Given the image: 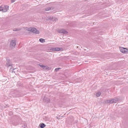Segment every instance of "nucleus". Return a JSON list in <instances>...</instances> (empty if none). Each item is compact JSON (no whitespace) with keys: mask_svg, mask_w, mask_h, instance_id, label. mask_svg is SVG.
I'll use <instances>...</instances> for the list:
<instances>
[{"mask_svg":"<svg viewBox=\"0 0 128 128\" xmlns=\"http://www.w3.org/2000/svg\"><path fill=\"white\" fill-rule=\"evenodd\" d=\"M12 65L11 61H10L8 58H6V65L9 67L11 66Z\"/></svg>","mask_w":128,"mask_h":128,"instance_id":"nucleus-3","label":"nucleus"},{"mask_svg":"<svg viewBox=\"0 0 128 128\" xmlns=\"http://www.w3.org/2000/svg\"><path fill=\"white\" fill-rule=\"evenodd\" d=\"M39 126L41 128H43L46 126V125L42 123V124H40Z\"/></svg>","mask_w":128,"mask_h":128,"instance_id":"nucleus-11","label":"nucleus"},{"mask_svg":"<svg viewBox=\"0 0 128 128\" xmlns=\"http://www.w3.org/2000/svg\"><path fill=\"white\" fill-rule=\"evenodd\" d=\"M61 68H56L55 70V71L57 72Z\"/></svg>","mask_w":128,"mask_h":128,"instance_id":"nucleus-17","label":"nucleus"},{"mask_svg":"<svg viewBox=\"0 0 128 128\" xmlns=\"http://www.w3.org/2000/svg\"><path fill=\"white\" fill-rule=\"evenodd\" d=\"M49 68L47 66H45V68H44V69H45V70H47Z\"/></svg>","mask_w":128,"mask_h":128,"instance_id":"nucleus-18","label":"nucleus"},{"mask_svg":"<svg viewBox=\"0 0 128 128\" xmlns=\"http://www.w3.org/2000/svg\"><path fill=\"white\" fill-rule=\"evenodd\" d=\"M16 41L15 40H12L10 43V45L14 47L16 44Z\"/></svg>","mask_w":128,"mask_h":128,"instance_id":"nucleus-6","label":"nucleus"},{"mask_svg":"<svg viewBox=\"0 0 128 128\" xmlns=\"http://www.w3.org/2000/svg\"><path fill=\"white\" fill-rule=\"evenodd\" d=\"M43 101L44 102L46 103L49 102L50 101V99L48 98L44 97Z\"/></svg>","mask_w":128,"mask_h":128,"instance_id":"nucleus-8","label":"nucleus"},{"mask_svg":"<svg viewBox=\"0 0 128 128\" xmlns=\"http://www.w3.org/2000/svg\"><path fill=\"white\" fill-rule=\"evenodd\" d=\"M39 66L41 68H42L43 69H44L45 67V66L43 65H41L40 64H39Z\"/></svg>","mask_w":128,"mask_h":128,"instance_id":"nucleus-16","label":"nucleus"},{"mask_svg":"<svg viewBox=\"0 0 128 128\" xmlns=\"http://www.w3.org/2000/svg\"><path fill=\"white\" fill-rule=\"evenodd\" d=\"M58 32L59 33H63L65 34H67L68 32L66 30L64 29H62L58 30Z\"/></svg>","mask_w":128,"mask_h":128,"instance_id":"nucleus-5","label":"nucleus"},{"mask_svg":"<svg viewBox=\"0 0 128 128\" xmlns=\"http://www.w3.org/2000/svg\"><path fill=\"white\" fill-rule=\"evenodd\" d=\"M20 30V28H16L14 29H13V30L14 31H19Z\"/></svg>","mask_w":128,"mask_h":128,"instance_id":"nucleus-15","label":"nucleus"},{"mask_svg":"<svg viewBox=\"0 0 128 128\" xmlns=\"http://www.w3.org/2000/svg\"><path fill=\"white\" fill-rule=\"evenodd\" d=\"M62 48H59L56 47L55 48H52L51 49V50L52 51H59L61 50H62Z\"/></svg>","mask_w":128,"mask_h":128,"instance_id":"nucleus-7","label":"nucleus"},{"mask_svg":"<svg viewBox=\"0 0 128 128\" xmlns=\"http://www.w3.org/2000/svg\"><path fill=\"white\" fill-rule=\"evenodd\" d=\"M54 8L52 7H48L46 8L45 9V10L46 11H48L49 10H53Z\"/></svg>","mask_w":128,"mask_h":128,"instance_id":"nucleus-9","label":"nucleus"},{"mask_svg":"<svg viewBox=\"0 0 128 128\" xmlns=\"http://www.w3.org/2000/svg\"><path fill=\"white\" fill-rule=\"evenodd\" d=\"M110 103H114V102H113V99L110 100Z\"/></svg>","mask_w":128,"mask_h":128,"instance_id":"nucleus-19","label":"nucleus"},{"mask_svg":"<svg viewBox=\"0 0 128 128\" xmlns=\"http://www.w3.org/2000/svg\"><path fill=\"white\" fill-rule=\"evenodd\" d=\"M110 100H106L105 101V103H107V104H108V103H110Z\"/></svg>","mask_w":128,"mask_h":128,"instance_id":"nucleus-21","label":"nucleus"},{"mask_svg":"<svg viewBox=\"0 0 128 128\" xmlns=\"http://www.w3.org/2000/svg\"><path fill=\"white\" fill-rule=\"evenodd\" d=\"M48 18L49 20H51L54 21V20H55V18L53 17H49Z\"/></svg>","mask_w":128,"mask_h":128,"instance_id":"nucleus-12","label":"nucleus"},{"mask_svg":"<svg viewBox=\"0 0 128 128\" xmlns=\"http://www.w3.org/2000/svg\"><path fill=\"white\" fill-rule=\"evenodd\" d=\"M59 117H64V116H61V115H60L59 116Z\"/></svg>","mask_w":128,"mask_h":128,"instance_id":"nucleus-24","label":"nucleus"},{"mask_svg":"<svg viewBox=\"0 0 128 128\" xmlns=\"http://www.w3.org/2000/svg\"><path fill=\"white\" fill-rule=\"evenodd\" d=\"M22 127L24 128H26V124H24V125L22 126Z\"/></svg>","mask_w":128,"mask_h":128,"instance_id":"nucleus-20","label":"nucleus"},{"mask_svg":"<svg viewBox=\"0 0 128 128\" xmlns=\"http://www.w3.org/2000/svg\"><path fill=\"white\" fill-rule=\"evenodd\" d=\"M27 30L28 31H30L36 34H38L39 33V31L35 28H28Z\"/></svg>","mask_w":128,"mask_h":128,"instance_id":"nucleus-1","label":"nucleus"},{"mask_svg":"<svg viewBox=\"0 0 128 128\" xmlns=\"http://www.w3.org/2000/svg\"><path fill=\"white\" fill-rule=\"evenodd\" d=\"M120 99L118 98H114L113 99V102L114 103H116L118 102Z\"/></svg>","mask_w":128,"mask_h":128,"instance_id":"nucleus-10","label":"nucleus"},{"mask_svg":"<svg viewBox=\"0 0 128 128\" xmlns=\"http://www.w3.org/2000/svg\"><path fill=\"white\" fill-rule=\"evenodd\" d=\"M39 41L43 43L44 42H45V40L44 39L40 38L39 39Z\"/></svg>","mask_w":128,"mask_h":128,"instance_id":"nucleus-13","label":"nucleus"},{"mask_svg":"<svg viewBox=\"0 0 128 128\" xmlns=\"http://www.w3.org/2000/svg\"><path fill=\"white\" fill-rule=\"evenodd\" d=\"M101 94V92H98L96 93V96H97L98 97L100 96Z\"/></svg>","mask_w":128,"mask_h":128,"instance_id":"nucleus-14","label":"nucleus"},{"mask_svg":"<svg viewBox=\"0 0 128 128\" xmlns=\"http://www.w3.org/2000/svg\"><path fill=\"white\" fill-rule=\"evenodd\" d=\"M9 6H1L0 7V11H2L3 12H6L8 9Z\"/></svg>","mask_w":128,"mask_h":128,"instance_id":"nucleus-2","label":"nucleus"},{"mask_svg":"<svg viewBox=\"0 0 128 128\" xmlns=\"http://www.w3.org/2000/svg\"><path fill=\"white\" fill-rule=\"evenodd\" d=\"M15 0H11V2L12 3H13L15 2Z\"/></svg>","mask_w":128,"mask_h":128,"instance_id":"nucleus-23","label":"nucleus"},{"mask_svg":"<svg viewBox=\"0 0 128 128\" xmlns=\"http://www.w3.org/2000/svg\"><path fill=\"white\" fill-rule=\"evenodd\" d=\"M126 50H127V53H128V49H127L126 48Z\"/></svg>","mask_w":128,"mask_h":128,"instance_id":"nucleus-26","label":"nucleus"},{"mask_svg":"<svg viewBox=\"0 0 128 128\" xmlns=\"http://www.w3.org/2000/svg\"><path fill=\"white\" fill-rule=\"evenodd\" d=\"M13 114V113L12 112H9V114L10 115H11Z\"/></svg>","mask_w":128,"mask_h":128,"instance_id":"nucleus-22","label":"nucleus"},{"mask_svg":"<svg viewBox=\"0 0 128 128\" xmlns=\"http://www.w3.org/2000/svg\"><path fill=\"white\" fill-rule=\"evenodd\" d=\"M56 118L58 120H59L60 119V118H58L57 116H56Z\"/></svg>","mask_w":128,"mask_h":128,"instance_id":"nucleus-25","label":"nucleus"},{"mask_svg":"<svg viewBox=\"0 0 128 128\" xmlns=\"http://www.w3.org/2000/svg\"><path fill=\"white\" fill-rule=\"evenodd\" d=\"M120 49L121 52L123 53H126L127 50L126 48L122 47H120Z\"/></svg>","mask_w":128,"mask_h":128,"instance_id":"nucleus-4","label":"nucleus"}]
</instances>
